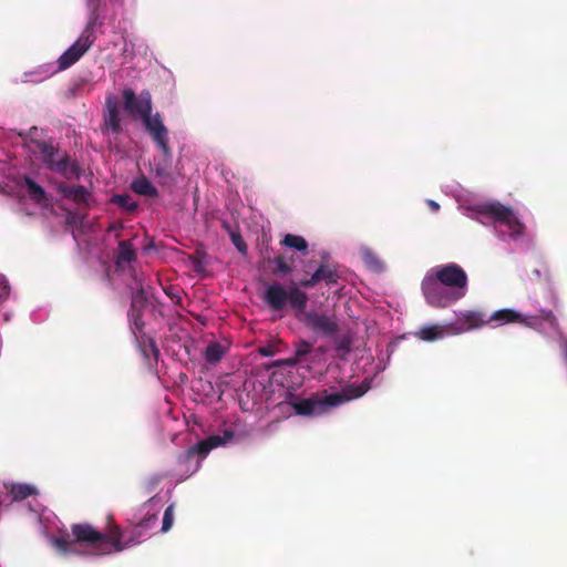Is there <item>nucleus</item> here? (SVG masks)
Wrapping results in <instances>:
<instances>
[{
    "instance_id": "obj_3",
    "label": "nucleus",
    "mask_w": 567,
    "mask_h": 567,
    "mask_svg": "<svg viewBox=\"0 0 567 567\" xmlns=\"http://www.w3.org/2000/svg\"><path fill=\"white\" fill-rule=\"evenodd\" d=\"M29 148L33 154L40 156L49 171L66 179L80 178L81 168L76 161L72 159L65 151L60 150L52 142L31 137Z\"/></svg>"
},
{
    "instance_id": "obj_10",
    "label": "nucleus",
    "mask_w": 567,
    "mask_h": 567,
    "mask_svg": "<svg viewBox=\"0 0 567 567\" xmlns=\"http://www.w3.org/2000/svg\"><path fill=\"white\" fill-rule=\"evenodd\" d=\"M72 534L78 543H84L89 545H96V548L101 554H105V550L112 548L111 546V533L105 535L96 530L90 524H74L71 527Z\"/></svg>"
},
{
    "instance_id": "obj_27",
    "label": "nucleus",
    "mask_w": 567,
    "mask_h": 567,
    "mask_svg": "<svg viewBox=\"0 0 567 567\" xmlns=\"http://www.w3.org/2000/svg\"><path fill=\"white\" fill-rule=\"evenodd\" d=\"M225 354V348L217 341L210 342L205 349V359L209 363L219 362Z\"/></svg>"
},
{
    "instance_id": "obj_20",
    "label": "nucleus",
    "mask_w": 567,
    "mask_h": 567,
    "mask_svg": "<svg viewBox=\"0 0 567 567\" xmlns=\"http://www.w3.org/2000/svg\"><path fill=\"white\" fill-rule=\"evenodd\" d=\"M212 451L210 446L207 443V440H202L197 444L190 446L187 451L178 455L179 464H187L194 460L196 455L200 457H205Z\"/></svg>"
},
{
    "instance_id": "obj_11",
    "label": "nucleus",
    "mask_w": 567,
    "mask_h": 567,
    "mask_svg": "<svg viewBox=\"0 0 567 567\" xmlns=\"http://www.w3.org/2000/svg\"><path fill=\"white\" fill-rule=\"evenodd\" d=\"M124 100V110L133 117H140L141 120L148 113H152L153 103L150 91L144 90L136 95L132 89H124L122 92Z\"/></svg>"
},
{
    "instance_id": "obj_45",
    "label": "nucleus",
    "mask_w": 567,
    "mask_h": 567,
    "mask_svg": "<svg viewBox=\"0 0 567 567\" xmlns=\"http://www.w3.org/2000/svg\"><path fill=\"white\" fill-rule=\"evenodd\" d=\"M233 436H234L233 432H230V431H225V432H224V437H223V439H224V443H225L226 441H228V440L233 439Z\"/></svg>"
},
{
    "instance_id": "obj_17",
    "label": "nucleus",
    "mask_w": 567,
    "mask_h": 567,
    "mask_svg": "<svg viewBox=\"0 0 567 567\" xmlns=\"http://www.w3.org/2000/svg\"><path fill=\"white\" fill-rule=\"evenodd\" d=\"M127 287L132 291V302L130 310H132V315H134V311L136 310L142 311L147 302V295L143 287V278L140 277L128 281Z\"/></svg>"
},
{
    "instance_id": "obj_8",
    "label": "nucleus",
    "mask_w": 567,
    "mask_h": 567,
    "mask_svg": "<svg viewBox=\"0 0 567 567\" xmlns=\"http://www.w3.org/2000/svg\"><path fill=\"white\" fill-rule=\"evenodd\" d=\"M422 291L429 305L436 308H445L449 305L460 300V293H453L447 287L433 276H426L422 281Z\"/></svg>"
},
{
    "instance_id": "obj_38",
    "label": "nucleus",
    "mask_w": 567,
    "mask_h": 567,
    "mask_svg": "<svg viewBox=\"0 0 567 567\" xmlns=\"http://www.w3.org/2000/svg\"><path fill=\"white\" fill-rule=\"evenodd\" d=\"M54 547L62 554H68L70 551V543L65 538H55L53 540Z\"/></svg>"
},
{
    "instance_id": "obj_48",
    "label": "nucleus",
    "mask_w": 567,
    "mask_h": 567,
    "mask_svg": "<svg viewBox=\"0 0 567 567\" xmlns=\"http://www.w3.org/2000/svg\"><path fill=\"white\" fill-rule=\"evenodd\" d=\"M144 248L151 249V248H155V247H154V244L151 243V244L146 245Z\"/></svg>"
},
{
    "instance_id": "obj_21",
    "label": "nucleus",
    "mask_w": 567,
    "mask_h": 567,
    "mask_svg": "<svg viewBox=\"0 0 567 567\" xmlns=\"http://www.w3.org/2000/svg\"><path fill=\"white\" fill-rule=\"evenodd\" d=\"M6 487L9 489L14 502H20L38 494L37 487L31 484L12 483L10 485L6 484Z\"/></svg>"
},
{
    "instance_id": "obj_1",
    "label": "nucleus",
    "mask_w": 567,
    "mask_h": 567,
    "mask_svg": "<svg viewBox=\"0 0 567 567\" xmlns=\"http://www.w3.org/2000/svg\"><path fill=\"white\" fill-rule=\"evenodd\" d=\"M534 319H542L548 322L550 327H557V319L551 310L543 309L539 311L538 316L529 318V320ZM491 321L497 322L498 326L512 322H523L527 326H533V322L527 321L519 312L512 309H501L492 315H487L481 310H467L460 312L455 322L450 323L449 328L451 329V333L458 334L483 328Z\"/></svg>"
},
{
    "instance_id": "obj_24",
    "label": "nucleus",
    "mask_w": 567,
    "mask_h": 567,
    "mask_svg": "<svg viewBox=\"0 0 567 567\" xmlns=\"http://www.w3.org/2000/svg\"><path fill=\"white\" fill-rule=\"evenodd\" d=\"M131 187L133 192L138 195L147 197H155L158 195L156 187L145 176L134 179Z\"/></svg>"
},
{
    "instance_id": "obj_42",
    "label": "nucleus",
    "mask_w": 567,
    "mask_h": 567,
    "mask_svg": "<svg viewBox=\"0 0 567 567\" xmlns=\"http://www.w3.org/2000/svg\"><path fill=\"white\" fill-rule=\"evenodd\" d=\"M259 353L264 357H272L275 354V350L271 346L260 347Z\"/></svg>"
},
{
    "instance_id": "obj_7",
    "label": "nucleus",
    "mask_w": 567,
    "mask_h": 567,
    "mask_svg": "<svg viewBox=\"0 0 567 567\" xmlns=\"http://www.w3.org/2000/svg\"><path fill=\"white\" fill-rule=\"evenodd\" d=\"M433 279L439 280L442 285L447 287L451 292L460 293V299L466 293L467 276L463 268L456 264L436 267Z\"/></svg>"
},
{
    "instance_id": "obj_33",
    "label": "nucleus",
    "mask_w": 567,
    "mask_h": 567,
    "mask_svg": "<svg viewBox=\"0 0 567 567\" xmlns=\"http://www.w3.org/2000/svg\"><path fill=\"white\" fill-rule=\"evenodd\" d=\"M275 264V267L272 268L271 272L274 275H289L292 271V268L288 262L285 260L284 257H277L272 260Z\"/></svg>"
},
{
    "instance_id": "obj_12",
    "label": "nucleus",
    "mask_w": 567,
    "mask_h": 567,
    "mask_svg": "<svg viewBox=\"0 0 567 567\" xmlns=\"http://www.w3.org/2000/svg\"><path fill=\"white\" fill-rule=\"evenodd\" d=\"M113 271L120 276H127L130 281L142 277L135 268L136 250H114Z\"/></svg>"
},
{
    "instance_id": "obj_6",
    "label": "nucleus",
    "mask_w": 567,
    "mask_h": 567,
    "mask_svg": "<svg viewBox=\"0 0 567 567\" xmlns=\"http://www.w3.org/2000/svg\"><path fill=\"white\" fill-rule=\"evenodd\" d=\"M157 516L155 514L150 515L125 530H122L118 526H114L111 529L112 548L105 550L104 553H118L137 543V539L145 535V530L154 525Z\"/></svg>"
},
{
    "instance_id": "obj_30",
    "label": "nucleus",
    "mask_w": 567,
    "mask_h": 567,
    "mask_svg": "<svg viewBox=\"0 0 567 567\" xmlns=\"http://www.w3.org/2000/svg\"><path fill=\"white\" fill-rule=\"evenodd\" d=\"M362 259L367 267L375 272H381L384 269V264L379 257L373 252V250H364Z\"/></svg>"
},
{
    "instance_id": "obj_37",
    "label": "nucleus",
    "mask_w": 567,
    "mask_h": 567,
    "mask_svg": "<svg viewBox=\"0 0 567 567\" xmlns=\"http://www.w3.org/2000/svg\"><path fill=\"white\" fill-rule=\"evenodd\" d=\"M128 318L133 323L134 329L141 332L144 326V322L142 320V311L136 310L134 311V315H132V310H128Z\"/></svg>"
},
{
    "instance_id": "obj_9",
    "label": "nucleus",
    "mask_w": 567,
    "mask_h": 567,
    "mask_svg": "<svg viewBox=\"0 0 567 567\" xmlns=\"http://www.w3.org/2000/svg\"><path fill=\"white\" fill-rule=\"evenodd\" d=\"M303 324L315 333L333 339L340 331L338 319L334 316L308 311L301 319Z\"/></svg>"
},
{
    "instance_id": "obj_41",
    "label": "nucleus",
    "mask_w": 567,
    "mask_h": 567,
    "mask_svg": "<svg viewBox=\"0 0 567 567\" xmlns=\"http://www.w3.org/2000/svg\"><path fill=\"white\" fill-rule=\"evenodd\" d=\"M300 360L297 358V357H292V358H288L286 360H281V361H277L276 362V365L277 367H280V365H289V367H293L296 365Z\"/></svg>"
},
{
    "instance_id": "obj_2",
    "label": "nucleus",
    "mask_w": 567,
    "mask_h": 567,
    "mask_svg": "<svg viewBox=\"0 0 567 567\" xmlns=\"http://www.w3.org/2000/svg\"><path fill=\"white\" fill-rule=\"evenodd\" d=\"M369 390L364 382L361 384H349L340 392L327 395L313 394L310 398L301 399L292 403V408L298 415H320L330 409L347 403L353 399L361 398Z\"/></svg>"
},
{
    "instance_id": "obj_43",
    "label": "nucleus",
    "mask_w": 567,
    "mask_h": 567,
    "mask_svg": "<svg viewBox=\"0 0 567 567\" xmlns=\"http://www.w3.org/2000/svg\"><path fill=\"white\" fill-rule=\"evenodd\" d=\"M427 205H429L430 209L432 212H434V213L440 209V205L436 202L432 200V199L427 200Z\"/></svg>"
},
{
    "instance_id": "obj_40",
    "label": "nucleus",
    "mask_w": 567,
    "mask_h": 567,
    "mask_svg": "<svg viewBox=\"0 0 567 567\" xmlns=\"http://www.w3.org/2000/svg\"><path fill=\"white\" fill-rule=\"evenodd\" d=\"M206 440L212 450L224 444V439L219 435H212V436L207 437Z\"/></svg>"
},
{
    "instance_id": "obj_46",
    "label": "nucleus",
    "mask_w": 567,
    "mask_h": 567,
    "mask_svg": "<svg viewBox=\"0 0 567 567\" xmlns=\"http://www.w3.org/2000/svg\"><path fill=\"white\" fill-rule=\"evenodd\" d=\"M111 270H112V268H111L110 266H106V267H105V275H106V277H107L109 279H111Z\"/></svg>"
},
{
    "instance_id": "obj_18",
    "label": "nucleus",
    "mask_w": 567,
    "mask_h": 567,
    "mask_svg": "<svg viewBox=\"0 0 567 567\" xmlns=\"http://www.w3.org/2000/svg\"><path fill=\"white\" fill-rule=\"evenodd\" d=\"M158 150L162 152V158L159 161L154 159L153 171L157 177L167 179L171 177L173 153L168 144L167 152H165V148Z\"/></svg>"
},
{
    "instance_id": "obj_34",
    "label": "nucleus",
    "mask_w": 567,
    "mask_h": 567,
    "mask_svg": "<svg viewBox=\"0 0 567 567\" xmlns=\"http://www.w3.org/2000/svg\"><path fill=\"white\" fill-rule=\"evenodd\" d=\"M173 522H174V505L171 504L166 507V509L164 512L163 523H162V532L163 533L168 532L173 526Z\"/></svg>"
},
{
    "instance_id": "obj_36",
    "label": "nucleus",
    "mask_w": 567,
    "mask_h": 567,
    "mask_svg": "<svg viewBox=\"0 0 567 567\" xmlns=\"http://www.w3.org/2000/svg\"><path fill=\"white\" fill-rule=\"evenodd\" d=\"M10 295V286L7 278L0 274V305L3 303Z\"/></svg>"
},
{
    "instance_id": "obj_39",
    "label": "nucleus",
    "mask_w": 567,
    "mask_h": 567,
    "mask_svg": "<svg viewBox=\"0 0 567 567\" xmlns=\"http://www.w3.org/2000/svg\"><path fill=\"white\" fill-rule=\"evenodd\" d=\"M338 351L348 353L351 350V340L348 337H342L336 346Z\"/></svg>"
},
{
    "instance_id": "obj_47",
    "label": "nucleus",
    "mask_w": 567,
    "mask_h": 567,
    "mask_svg": "<svg viewBox=\"0 0 567 567\" xmlns=\"http://www.w3.org/2000/svg\"><path fill=\"white\" fill-rule=\"evenodd\" d=\"M38 128L35 126L31 127L28 135H31L32 133H35Z\"/></svg>"
},
{
    "instance_id": "obj_13",
    "label": "nucleus",
    "mask_w": 567,
    "mask_h": 567,
    "mask_svg": "<svg viewBox=\"0 0 567 567\" xmlns=\"http://www.w3.org/2000/svg\"><path fill=\"white\" fill-rule=\"evenodd\" d=\"M142 122L156 146L158 148H165V152H167L168 130L163 124L159 113H148L142 118Z\"/></svg>"
},
{
    "instance_id": "obj_22",
    "label": "nucleus",
    "mask_w": 567,
    "mask_h": 567,
    "mask_svg": "<svg viewBox=\"0 0 567 567\" xmlns=\"http://www.w3.org/2000/svg\"><path fill=\"white\" fill-rule=\"evenodd\" d=\"M288 302L290 303L291 308L297 310L298 312H301L302 315L306 311V307L308 305V295L302 291L297 286H292L288 290Z\"/></svg>"
},
{
    "instance_id": "obj_32",
    "label": "nucleus",
    "mask_w": 567,
    "mask_h": 567,
    "mask_svg": "<svg viewBox=\"0 0 567 567\" xmlns=\"http://www.w3.org/2000/svg\"><path fill=\"white\" fill-rule=\"evenodd\" d=\"M280 244L286 248H308V243L303 237L291 234H287Z\"/></svg>"
},
{
    "instance_id": "obj_28",
    "label": "nucleus",
    "mask_w": 567,
    "mask_h": 567,
    "mask_svg": "<svg viewBox=\"0 0 567 567\" xmlns=\"http://www.w3.org/2000/svg\"><path fill=\"white\" fill-rule=\"evenodd\" d=\"M24 184H25L27 192H28L29 196L35 203H41L45 198L44 189L37 182H34L31 177L24 176Z\"/></svg>"
},
{
    "instance_id": "obj_16",
    "label": "nucleus",
    "mask_w": 567,
    "mask_h": 567,
    "mask_svg": "<svg viewBox=\"0 0 567 567\" xmlns=\"http://www.w3.org/2000/svg\"><path fill=\"white\" fill-rule=\"evenodd\" d=\"M102 132L111 131L118 134L122 131L118 103L114 97H107L105 101V113L103 118Z\"/></svg>"
},
{
    "instance_id": "obj_19",
    "label": "nucleus",
    "mask_w": 567,
    "mask_h": 567,
    "mask_svg": "<svg viewBox=\"0 0 567 567\" xmlns=\"http://www.w3.org/2000/svg\"><path fill=\"white\" fill-rule=\"evenodd\" d=\"M187 260L193 271L206 277L208 275L207 267L210 264V257L205 250H195L194 254L187 255Z\"/></svg>"
},
{
    "instance_id": "obj_4",
    "label": "nucleus",
    "mask_w": 567,
    "mask_h": 567,
    "mask_svg": "<svg viewBox=\"0 0 567 567\" xmlns=\"http://www.w3.org/2000/svg\"><path fill=\"white\" fill-rule=\"evenodd\" d=\"M471 217L482 224L491 223L495 228L505 227L512 238L524 235L525 225L517 218L511 207L498 202L480 203L470 208Z\"/></svg>"
},
{
    "instance_id": "obj_23",
    "label": "nucleus",
    "mask_w": 567,
    "mask_h": 567,
    "mask_svg": "<svg viewBox=\"0 0 567 567\" xmlns=\"http://www.w3.org/2000/svg\"><path fill=\"white\" fill-rule=\"evenodd\" d=\"M451 332V329L447 326H440V324H433V326H425L422 327L417 336L420 339L424 341H435L437 339L443 338L446 333Z\"/></svg>"
},
{
    "instance_id": "obj_25",
    "label": "nucleus",
    "mask_w": 567,
    "mask_h": 567,
    "mask_svg": "<svg viewBox=\"0 0 567 567\" xmlns=\"http://www.w3.org/2000/svg\"><path fill=\"white\" fill-rule=\"evenodd\" d=\"M60 192L63 194L65 198L73 199L78 203H85L90 196L87 189L82 186H62L60 187Z\"/></svg>"
},
{
    "instance_id": "obj_31",
    "label": "nucleus",
    "mask_w": 567,
    "mask_h": 567,
    "mask_svg": "<svg viewBox=\"0 0 567 567\" xmlns=\"http://www.w3.org/2000/svg\"><path fill=\"white\" fill-rule=\"evenodd\" d=\"M223 227L230 237L235 248H246V244L236 225H230L227 221H223Z\"/></svg>"
},
{
    "instance_id": "obj_5",
    "label": "nucleus",
    "mask_w": 567,
    "mask_h": 567,
    "mask_svg": "<svg viewBox=\"0 0 567 567\" xmlns=\"http://www.w3.org/2000/svg\"><path fill=\"white\" fill-rule=\"evenodd\" d=\"M96 16L92 14L85 29L79 39L58 59V71H63L76 63L84 53L93 45L95 37L94 29L96 24Z\"/></svg>"
},
{
    "instance_id": "obj_29",
    "label": "nucleus",
    "mask_w": 567,
    "mask_h": 567,
    "mask_svg": "<svg viewBox=\"0 0 567 567\" xmlns=\"http://www.w3.org/2000/svg\"><path fill=\"white\" fill-rule=\"evenodd\" d=\"M112 203L122 209L133 213L137 209V203L128 194H117L112 197Z\"/></svg>"
},
{
    "instance_id": "obj_26",
    "label": "nucleus",
    "mask_w": 567,
    "mask_h": 567,
    "mask_svg": "<svg viewBox=\"0 0 567 567\" xmlns=\"http://www.w3.org/2000/svg\"><path fill=\"white\" fill-rule=\"evenodd\" d=\"M138 344L145 358L152 357L155 361H157L159 357V350L152 338L143 334L141 339H138Z\"/></svg>"
},
{
    "instance_id": "obj_14",
    "label": "nucleus",
    "mask_w": 567,
    "mask_h": 567,
    "mask_svg": "<svg viewBox=\"0 0 567 567\" xmlns=\"http://www.w3.org/2000/svg\"><path fill=\"white\" fill-rule=\"evenodd\" d=\"M288 290L279 282L267 285L262 295L264 302L272 311H282L288 303Z\"/></svg>"
},
{
    "instance_id": "obj_44",
    "label": "nucleus",
    "mask_w": 567,
    "mask_h": 567,
    "mask_svg": "<svg viewBox=\"0 0 567 567\" xmlns=\"http://www.w3.org/2000/svg\"><path fill=\"white\" fill-rule=\"evenodd\" d=\"M117 248L124 249V248H131V246H130V243L127 240H121L118 243V247Z\"/></svg>"
},
{
    "instance_id": "obj_35",
    "label": "nucleus",
    "mask_w": 567,
    "mask_h": 567,
    "mask_svg": "<svg viewBox=\"0 0 567 567\" xmlns=\"http://www.w3.org/2000/svg\"><path fill=\"white\" fill-rule=\"evenodd\" d=\"M311 343H309L306 340H300L299 342L296 343L295 357H297L300 360L302 357L308 354L311 351Z\"/></svg>"
},
{
    "instance_id": "obj_15",
    "label": "nucleus",
    "mask_w": 567,
    "mask_h": 567,
    "mask_svg": "<svg viewBox=\"0 0 567 567\" xmlns=\"http://www.w3.org/2000/svg\"><path fill=\"white\" fill-rule=\"evenodd\" d=\"M339 278L340 276L336 265L322 262L309 279L300 281V286L305 288H312L320 281H326L327 285H336Z\"/></svg>"
}]
</instances>
